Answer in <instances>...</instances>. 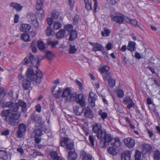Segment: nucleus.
Here are the masks:
<instances>
[{"label":"nucleus","instance_id":"obj_37","mask_svg":"<svg viewBox=\"0 0 160 160\" xmlns=\"http://www.w3.org/2000/svg\"><path fill=\"white\" fill-rule=\"evenodd\" d=\"M96 97L97 96L88 98V102L90 104V106L92 107H93L95 106V102L96 99Z\"/></svg>","mask_w":160,"mask_h":160},{"label":"nucleus","instance_id":"obj_10","mask_svg":"<svg viewBox=\"0 0 160 160\" xmlns=\"http://www.w3.org/2000/svg\"><path fill=\"white\" fill-rule=\"evenodd\" d=\"M82 113L84 114V117L86 118L92 119L93 118L92 111L89 106L83 108Z\"/></svg>","mask_w":160,"mask_h":160},{"label":"nucleus","instance_id":"obj_12","mask_svg":"<svg viewBox=\"0 0 160 160\" xmlns=\"http://www.w3.org/2000/svg\"><path fill=\"white\" fill-rule=\"evenodd\" d=\"M48 128L43 125L36 129L34 130V133L35 134L34 137H40L43 135V131H47Z\"/></svg>","mask_w":160,"mask_h":160},{"label":"nucleus","instance_id":"obj_57","mask_svg":"<svg viewBox=\"0 0 160 160\" xmlns=\"http://www.w3.org/2000/svg\"><path fill=\"white\" fill-rule=\"evenodd\" d=\"M32 155L34 157H36L37 156H41L42 155L40 152L37 151L35 150H33L32 151Z\"/></svg>","mask_w":160,"mask_h":160},{"label":"nucleus","instance_id":"obj_49","mask_svg":"<svg viewBox=\"0 0 160 160\" xmlns=\"http://www.w3.org/2000/svg\"><path fill=\"white\" fill-rule=\"evenodd\" d=\"M31 23L35 28H38L39 27V24L36 18L32 20Z\"/></svg>","mask_w":160,"mask_h":160},{"label":"nucleus","instance_id":"obj_61","mask_svg":"<svg viewBox=\"0 0 160 160\" xmlns=\"http://www.w3.org/2000/svg\"><path fill=\"white\" fill-rule=\"evenodd\" d=\"M53 19L52 18H48L47 19V23L49 26H51L53 22Z\"/></svg>","mask_w":160,"mask_h":160},{"label":"nucleus","instance_id":"obj_14","mask_svg":"<svg viewBox=\"0 0 160 160\" xmlns=\"http://www.w3.org/2000/svg\"><path fill=\"white\" fill-rule=\"evenodd\" d=\"M31 119L37 124H39L41 126L43 125V122L42 121L41 118L38 115L32 114L31 116Z\"/></svg>","mask_w":160,"mask_h":160},{"label":"nucleus","instance_id":"obj_60","mask_svg":"<svg viewBox=\"0 0 160 160\" xmlns=\"http://www.w3.org/2000/svg\"><path fill=\"white\" fill-rule=\"evenodd\" d=\"M134 105L135 104L132 101V102L129 103V104L127 106V108L129 109H130L132 108H134Z\"/></svg>","mask_w":160,"mask_h":160},{"label":"nucleus","instance_id":"obj_62","mask_svg":"<svg viewBox=\"0 0 160 160\" xmlns=\"http://www.w3.org/2000/svg\"><path fill=\"white\" fill-rule=\"evenodd\" d=\"M35 137V142L37 144H38L41 141V138H40V137Z\"/></svg>","mask_w":160,"mask_h":160},{"label":"nucleus","instance_id":"obj_38","mask_svg":"<svg viewBox=\"0 0 160 160\" xmlns=\"http://www.w3.org/2000/svg\"><path fill=\"white\" fill-rule=\"evenodd\" d=\"M11 6L15 8L18 11H20L22 8V7L19 4L17 3L12 2L11 3Z\"/></svg>","mask_w":160,"mask_h":160},{"label":"nucleus","instance_id":"obj_30","mask_svg":"<svg viewBox=\"0 0 160 160\" xmlns=\"http://www.w3.org/2000/svg\"><path fill=\"white\" fill-rule=\"evenodd\" d=\"M77 37V34L76 31L73 30L69 33V40L72 41L74 40Z\"/></svg>","mask_w":160,"mask_h":160},{"label":"nucleus","instance_id":"obj_48","mask_svg":"<svg viewBox=\"0 0 160 160\" xmlns=\"http://www.w3.org/2000/svg\"><path fill=\"white\" fill-rule=\"evenodd\" d=\"M109 86L110 87H113L115 85L116 81L112 78L108 81Z\"/></svg>","mask_w":160,"mask_h":160},{"label":"nucleus","instance_id":"obj_32","mask_svg":"<svg viewBox=\"0 0 160 160\" xmlns=\"http://www.w3.org/2000/svg\"><path fill=\"white\" fill-rule=\"evenodd\" d=\"M102 76L104 80L106 81H108L112 78V75L109 72L102 74Z\"/></svg>","mask_w":160,"mask_h":160},{"label":"nucleus","instance_id":"obj_9","mask_svg":"<svg viewBox=\"0 0 160 160\" xmlns=\"http://www.w3.org/2000/svg\"><path fill=\"white\" fill-rule=\"evenodd\" d=\"M27 126L25 124L21 123L19 125L18 129L17 131V137L21 138L26 131Z\"/></svg>","mask_w":160,"mask_h":160},{"label":"nucleus","instance_id":"obj_3","mask_svg":"<svg viewBox=\"0 0 160 160\" xmlns=\"http://www.w3.org/2000/svg\"><path fill=\"white\" fill-rule=\"evenodd\" d=\"M120 140L118 138H112L111 134L107 133L104 138V141H101L99 146L103 148H105L109 144L118 147L120 145Z\"/></svg>","mask_w":160,"mask_h":160},{"label":"nucleus","instance_id":"obj_45","mask_svg":"<svg viewBox=\"0 0 160 160\" xmlns=\"http://www.w3.org/2000/svg\"><path fill=\"white\" fill-rule=\"evenodd\" d=\"M117 96L119 98H122L124 96V92L123 90L118 89L116 92Z\"/></svg>","mask_w":160,"mask_h":160},{"label":"nucleus","instance_id":"obj_15","mask_svg":"<svg viewBox=\"0 0 160 160\" xmlns=\"http://www.w3.org/2000/svg\"><path fill=\"white\" fill-rule=\"evenodd\" d=\"M124 16L122 13H119L114 16L113 17V20L117 23L121 24L124 21Z\"/></svg>","mask_w":160,"mask_h":160},{"label":"nucleus","instance_id":"obj_54","mask_svg":"<svg viewBox=\"0 0 160 160\" xmlns=\"http://www.w3.org/2000/svg\"><path fill=\"white\" fill-rule=\"evenodd\" d=\"M94 137L93 136L89 135V140L91 144L94 146Z\"/></svg>","mask_w":160,"mask_h":160},{"label":"nucleus","instance_id":"obj_24","mask_svg":"<svg viewBox=\"0 0 160 160\" xmlns=\"http://www.w3.org/2000/svg\"><path fill=\"white\" fill-rule=\"evenodd\" d=\"M142 148V152L144 153L150 152L152 149L151 147L148 144L143 145Z\"/></svg>","mask_w":160,"mask_h":160},{"label":"nucleus","instance_id":"obj_46","mask_svg":"<svg viewBox=\"0 0 160 160\" xmlns=\"http://www.w3.org/2000/svg\"><path fill=\"white\" fill-rule=\"evenodd\" d=\"M141 155V153L139 151L136 150L135 154V160H139Z\"/></svg>","mask_w":160,"mask_h":160},{"label":"nucleus","instance_id":"obj_20","mask_svg":"<svg viewBox=\"0 0 160 160\" xmlns=\"http://www.w3.org/2000/svg\"><path fill=\"white\" fill-rule=\"evenodd\" d=\"M102 124L100 123H96L92 127V131L97 134L102 130Z\"/></svg>","mask_w":160,"mask_h":160},{"label":"nucleus","instance_id":"obj_59","mask_svg":"<svg viewBox=\"0 0 160 160\" xmlns=\"http://www.w3.org/2000/svg\"><path fill=\"white\" fill-rule=\"evenodd\" d=\"M94 2L93 5V9L94 10V12L96 13L97 12V8L98 7V2L97 0H93Z\"/></svg>","mask_w":160,"mask_h":160},{"label":"nucleus","instance_id":"obj_23","mask_svg":"<svg viewBox=\"0 0 160 160\" xmlns=\"http://www.w3.org/2000/svg\"><path fill=\"white\" fill-rule=\"evenodd\" d=\"M136 44L134 42L129 41L127 49L131 52L135 51L136 49Z\"/></svg>","mask_w":160,"mask_h":160},{"label":"nucleus","instance_id":"obj_8","mask_svg":"<svg viewBox=\"0 0 160 160\" xmlns=\"http://www.w3.org/2000/svg\"><path fill=\"white\" fill-rule=\"evenodd\" d=\"M89 43L91 45L93 46L92 50L93 51H100L102 52L103 54L106 53L107 54V52L103 51L104 50L103 47L99 43H94L91 42H89Z\"/></svg>","mask_w":160,"mask_h":160},{"label":"nucleus","instance_id":"obj_6","mask_svg":"<svg viewBox=\"0 0 160 160\" xmlns=\"http://www.w3.org/2000/svg\"><path fill=\"white\" fill-rule=\"evenodd\" d=\"M44 0H37L36 5L37 12L36 16L39 19H42L44 16V11L42 9Z\"/></svg>","mask_w":160,"mask_h":160},{"label":"nucleus","instance_id":"obj_44","mask_svg":"<svg viewBox=\"0 0 160 160\" xmlns=\"http://www.w3.org/2000/svg\"><path fill=\"white\" fill-rule=\"evenodd\" d=\"M48 44L49 45H51L52 48L54 47L55 45H57L58 43V41H52L51 40H48L47 41Z\"/></svg>","mask_w":160,"mask_h":160},{"label":"nucleus","instance_id":"obj_34","mask_svg":"<svg viewBox=\"0 0 160 160\" xmlns=\"http://www.w3.org/2000/svg\"><path fill=\"white\" fill-rule=\"evenodd\" d=\"M153 158L154 160H158L160 159V152L158 150H156L153 152Z\"/></svg>","mask_w":160,"mask_h":160},{"label":"nucleus","instance_id":"obj_16","mask_svg":"<svg viewBox=\"0 0 160 160\" xmlns=\"http://www.w3.org/2000/svg\"><path fill=\"white\" fill-rule=\"evenodd\" d=\"M77 157V155L75 150H72L68 152L67 155L68 160H75Z\"/></svg>","mask_w":160,"mask_h":160},{"label":"nucleus","instance_id":"obj_13","mask_svg":"<svg viewBox=\"0 0 160 160\" xmlns=\"http://www.w3.org/2000/svg\"><path fill=\"white\" fill-rule=\"evenodd\" d=\"M124 143L129 148H132L135 145L134 140L131 138H128L124 139Z\"/></svg>","mask_w":160,"mask_h":160},{"label":"nucleus","instance_id":"obj_47","mask_svg":"<svg viewBox=\"0 0 160 160\" xmlns=\"http://www.w3.org/2000/svg\"><path fill=\"white\" fill-rule=\"evenodd\" d=\"M65 30L71 32L73 29V26L72 25L69 24L65 25L64 27Z\"/></svg>","mask_w":160,"mask_h":160},{"label":"nucleus","instance_id":"obj_17","mask_svg":"<svg viewBox=\"0 0 160 160\" xmlns=\"http://www.w3.org/2000/svg\"><path fill=\"white\" fill-rule=\"evenodd\" d=\"M57 87L56 85H54L53 86V88L52 89V92L53 95V96L56 98H58L61 94V89L60 88H58V89L56 90L55 91V89Z\"/></svg>","mask_w":160,"mask_h":160},{"label":"nucleus","instance_id":"obj_50","mask_svg":"<svg viewBox=\"0 0 160 160\" xmlns=\"http://www.w3.org/2000/svg\"><path fill=\"white\" fill-rule=\"evenodd\" d=\"M38 47L39 49H44V45L43 42L40 40H38Z\"/></svg>","mask_w":160,"mask_h":160},{"label":"nucleus","instance_id":"obj_58","mask_svg":"<svg viewBox=\"0 0 160 160\" xmlns=\"http://www.w3.org/2000/svg\"><path fill=\"white\" fill-rule=\"evenodd\" d=\"M35 44V42H32L31 45V47L32 48V52L34 53H36L37 52V48L34 44Z\"/></svg>","mask_w":160,"mask_h":160},{"label":"nucleus","instance_id":"obj_39","mask_svg":"<svg viewBox=\"0 0 160 160\" xmlns=\"http://www.w3.org/2000/svg\"><path fill=\"white\" fill-rule=\"evenodd\" d=\"M110 32V31L109 29H108L106 28H104L103 31L101 32V35L103 37L108 36Z\"/></svg>","mask_w":160,"mask_h":160},{"label":"nucleus","instance_id":"obj_56","mask_svg":"<svg viewBox=\"0 0 160 160\" xmlns=\"http://www.w3.org/2000/svg\"><path fill=\"white\" fill-rule=\"evenodd\" d=\"M132 99L129 97H125L123 99V102L125 103H129L132 101Z\"/></svg>","mask_w":160,"mask_h":160},{"label":"nucleus","instance_id":"obj_22","mask_svg":"<svg viewBox=\"0 0 160 160\" xmlns=\"http://www.w3.org/2000/svg\"><path fill=\"white\" fill-rule=\"evenodd\" d=\"M131 153L129 151L124 152L121 155L122 160H130Z\"/></svg>","mask_w":160,"mask_h":160},{"label":"nucleus","instance_id":"obj_27","mask_svg":"<svg viewBox=\"0 0 160 160\" xmlns=\"http://www.w3.org/2000/svg\"><path fill=\"white\" fill-rule=\"evenodd\" d=\"M16 103L18 104L19 108L20 106H21L22 112H24L26 111V104L24 101L22 100H20L18 101V103Z\"/></svg>","mask_w":160,"mask_h":160},{"label":"nucleus","instance_id":"obj_28","mask_svg":"<svg viewBox=\"0 0 160 160\" xmlns=\"http://www.w3.org/2000/svg\"><path fill=\"white\" fill-rule=\"evenodd\" d=\"M84 1L86 10L88 11L91 10L92 9L91 0H84Z\"/></svg>","mask_w":160,"mask_h":160},{"label":"nucleus","instance_id":"obj_33","mask_svg":"<svg viewBox=\"0 0 160 160\" xmlns=\"http://www.w3.org/2000/svg\"><path fill=\"white\" fill-rule=\"evenodd\" d=\"M112 146V147L108 148L107 151L108 153L113 155H114L116 153V149L115 147H117L116 146Z\"/></svg>","mask_w":160,"mask_h":160},{"label":"nucleus","instance_id":"obj_31","mask_svg":"<svg viewBox=\"0 0 160 160\" xmlns=\"http://www.w3.org/2000/svg\"><path fill=\"white\" fill-rule=\"evenodd\" d=\"M98 114L104 121H105V119L107 118L108 116L107 113L106 112H103L102 109H100L99 111Z\"/></svg>","mask_w":160,"mask_h":160},{"label":"nucleus","instance_id":"obj_4","mask_svg":"<svg viewBox=\"0 0 160 160\" xmlns=\"http://www.w3.org/2000/svg\"><path fill=\"white\" fill-rule=\"evenodd\" d=\"M40 60L38 58L36 59L34 55L31 53L28 54L22 62V64L24 65H28L30 63L33 66H36L37 70H39L38 68V66L39 65Z\"/></svg>","mask_w":160,"mask_h":160},{"label":"nucleus","instance_id":"obj_53","mask_svg":"<svg viewBox=\"0 0 160 160\" xmlns=\"http://www.w3.org/2000/svg\"><path fill=\"white\" fill-rule=\"evenodd\" d=\"M58 156L57 152L55 151L52 152L50 153V157L51 158L54 160Z\"/></svg>","mask_w":160,"mask_h":160},{"label":"nucleus","instance_id":"obj_29","mask_svg":"<svg viewBox=\"0 0 160 160\" xmlns=\"http://www.w3.org/2000/svg\"><path fill=\"white\" fill-rule=\"evenodd\" d=\"M107 132L105 130H101L97 134V136L98 138L99 139H103L105 135H106Z\"/></svg>","mask_w":160,"mask_h":160},{"label":"nucleus","instance_id":"obj_40","mask_svg":"<svg viewBox=\"0 0 160 160\" xmlns=\"http://www.w3.org/2000/svg\"><path fill=\"white\" fill-rule=\"evenodd\" d=\"M77 50L76 46L74 45H70V48L69 49V53L70 54L74 53Z\"/></svg>","mask_w":160,"mask_h":160},{"label":"nucleus","instance_id":"obj_26","mask_svg":"<svg viewBox=\"0 0 160 160\" xmlns=\"http://www.w3.org/2000/svg\"><path fill=\"white\" fill-rule=\"evenodd\" d=\"M66 34L65 30L63 29H61L56 34V37L57 39L64 38Z\"/></svg>","mask_w":160,"mask_h":160},{"label":"nucleus","instance_id":"obj_36","mask_svg":"<svg viewBox=\"0 0 160 160\" xmlns=\"http://www.w3.org/2000/svg\"><path fill=\"white\" fill-rule=\"evenodd\" d=\"M0 158L5 160H8V156L5 151H0Z\"/></svg>","mask_w":160,"mask_h":160},{"label":"nucleus","instance_id":"obj_63","mask_svg":"<svg viewBox=\"0 0 160 160\" xmlns=\"http://www.w3.org/2000/svg\"><path fill=\"white\" fill-rule=\"evenodd\" d=\"M50 108L51 111L52 112H53V111L55 109L54 105L53 102H51L50 104Z\"/></svg>","mask_w":160,"mask_h":160},{"label":"nucleus","instance_id":"obj_7","mask_svg":"<svg viewBox=\"0 0 160 160\" xmlns=\"http://www.w3.org/2000/svg\"><path fill=\"white\" fill-rule=\"evenodd\" d=\"M60 143L62 147L65 146L68 150L70 151L75 150L74 148V142L70 141L68 138H63Z\"/></svg>","mask_w":160,"mask_h":160},{"label":"nucleus","instance_id":"obj_43","mask_svg":"<svg viewBox=\"0 0 160 160\" xmlns=\"http://www.w3.org/2000/svg\"><path fill=\"white\" fill-rule=\"evenodd\" d=\"M21 39L25 42L29 41V35L27 33H23L21 34Z\"/></svg>","mask_w":160,"mask_h":160},{"label":"nucleus","instance_id":"obj_51","mask_svg":"<svg viewBox=\"0 0 160 160\" xmlns=\"http://www.w3.org/2000/svg\"><path fill=\"white\" fill-rule=\"evenodd\" d=\"M81 20L79 16L78 15H76L73 19V23H74V24L77 23Z\"/></svg>","mask_w":160,"mask_h":160},{"label":"nucleus","instance_id":"obj_11","mask_svg":"<svg viewBox=\"0 0 160 160\" xmlns=\"http://www.w3.org/2000/svg\"><path fill=\"white\" fill-rule=\"evenodd\" d=\"M75 95L76 96L74 97V98L72 100H74L78 102L82 107H85V104L83 95L81 94L77 95L76 93H75Z\"/></svg>","mask_w":160,"mask_h":160},{"label":"nucleus","instance_id":"obj_41","mask_svg":"<svg viewBox=\"0 0 160 160\" xmlns=\"http://www.w3.org/2000/svg\"><path fill=\"white\" fill-rule=\"evenodd\" d=\"M51 16L53 19H57L59 17V12L55 11H53L51 13Z\"/></svg>","mask_w":160,"mask_h":160},{"label":"nucleus","instance_id":"obj_18","mask_svg":"<svg viewBox=\"0 0 160 160\" xmlns=\"http://www.w3.org/2000/svg\"><path fill=\"white\" fill-rule=\"evenodd\" d=\"M80 153L82 157V160H92V158L91 155L86 153L84 150H82Z\"/></svg>","mask_w":160,"mask_h":160},{"label":"nucleus","instance_id":"obj_35","mask_svg":"<svg viewBox=\"0 0 160 160\" xmlns=\"http://www.w3.org/2000/svg\"><path fill=\"white\" fill-rule=\"evenodd\" d=\"M46 35L48 36L54 35V32L52 29L50 27H48L46 30Z\"/></svg>","mask_w":160,"mask_h":160},{"label":"nucleus","instance_id":"obj_25","mask_svg":"<svg viewBox=\"0 0 160 160\" xmlns=\"http://www.w3.org/2000/svg\"><path fill=\"white\" fill-rule=\"evenodd\" d=\"M153 62H149V64L153 65V66L156 67H160V59L159 58L156 57L153 59Z\"/></svg>","mask_w":160,"mask_h":160},{"label":"nucleus","instance_id":"obj_21","mask_svg":"<svg viewBox=\"0 0 160 160\" xmlns=\"http://www.w3.org/2000/svg\"><path fill=\"white\" fill-rule=\"evenodd\" d=\"M31 27L28 24L22 23L20 27L21 31L24 32H28L31 29Z\"/></svg>","mask_w":160,"mask_h":160},{"label":"nucleus","instance_id":"obj_19","mask_svg":"<svg viewBox=\"0 0 160 160\" xmlns=\"http://www.w3.org/2000/svg\"><path fill=\"white\" fill-rule=\"evenodd\" d=\"M83 107L81 106H74L73 108L74 113L77 116H80L82 113Z\"/></svg>","mask_w":160,"mask_h":160},{"label":"nucleus","instance_id":"obj_55","mask_svg":"<svg viewBox=\"0 0 160 160\" xmlns=\"http://www.w3.org/2000/svg\"><path fill=\"white\" fill-rule=\"evenodd\" d=\"M53 55L50 51H48L46 53V56L49 60H51L53 59Z\"/></svg>","mask_w":160,"mask_h":160},{"label":"nucleus","instance_id":"obj_52","mask_svg":"<svg viewBox=\"0 0 160 160\" xmlns=\"http://www.w3.org/2000/svg\"><path fill=\"white\" fill-rule=\"evenodd\" d=\"M109 68L107 66H103L101 68V72L102 74L104 73L109 72L108 71Z\"/></svg>","mask_w":160,"mask_h":160},{"label":"nucleus","instance_id":"obj_2","mask_svg":"<svg viewBox=\"0 0 160 160\" xmlns=\"http://www.w3.org/2000/svg\"><path fill=\"white\" fill-rule=\"evenodd\" d=\"M25 77L26 79L23 80L22 84L23 88L25 90H27L30 87L31 82H33V84L35 85L41 82L42 74L40 70L37 71L35 74L33 69L29 68L27 70Z\"/></svg>","mask_w":160,"mask_h":160},{"label":"nucleus","instance_id":"obj_5","mask_svg":"<svg viewBox=\"0 0 160 160\" xmlns=\"http://www.w3.org/2000/svg\"><path fill=\"white\" fill-rule=\"evenodd\" d=\"M71 90L69 88H67L64 89L62 92L61 97L64 98L65 102H71L74 98L76 96L75 93L71 94Z\"/></svg>","mask_w":160,"mask_h":160},{"label":"nucleus","instance_id":"obj_64","mask_svg":"<svg viewBox=\"0 0 160 160\" xmlns=\"http://www.w3.org/2000/svg\"><path fill=\"white\" fill-rule=\"evenodd\" d=\"M17 151L19 152L20 154L22 155L24 154L23 149L21 148H19L17 149Z\"/></svg>","mask_w":160,"mask_h":160},{"label":"nucleus","instance_id":"obj_42","mask_svg":"<svg viewBox=\"0 0 160 160\" xmlns=\"http://www.w3.org/2000/svg\"><path fill=\"white\" fill-rule=\"evenodd\" d=\"M62 24L58 21H56L54 23L53 28L54 30H57L61 28Z\"/></svg>","mask_w":160,"mask_h":160},{"label":"nucleus","instance_id":"obj_1","mask_svg":"<svg viewBox=\"0 0 160 160\" xmlns=\"http://www.w3.org/2000/svg\"><path fill=\"white\" fill-rule=\"evenodd\" d=\"M6 107L10 108L7 110L4 109L1 112V115L4 117V120L11 126H17L19 122L18 119L20 114L18 112L19 107L16 102L12 101L6 102L5 104Z\"/></svg>","mask_w":160,"mask_h":160}]
</instances>
